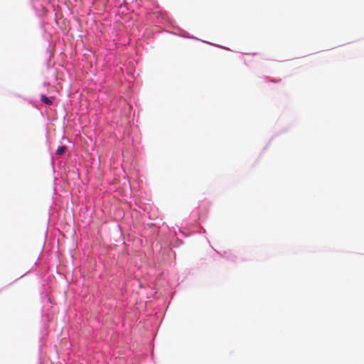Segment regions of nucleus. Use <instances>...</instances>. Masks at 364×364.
Masks as SVG:
<instances>
[{
    "label": "nucleus",
    "mask_w": 364,
    "mask_h": 364,
    "mask_svg": "<svg viewBox=\"0 0 364 364\" xmlns=\"http://www.w3.org/2000/svg\"><path fill=\"white\" fill-rule=\"evenodd\" d=\"M41 101L47 105H51L53 104L52 100L48 97L46 95H42L41 97Z\"/></svg>",
    "instance_id": "1"
},
{
    "label": "nucleus",
    "mask_w": 364,
    "mask_h": 364,
    "mask_svg": "<svg viewBox=\"0 0 364 364\" xmlns=\"http://www.w3.org/2000/svg\"><path fill=\"white\" fill-rule=\"evenodd\" d=\"M65 149H66L65 146H59L56 150V154L60 155V156L62 155L63 154H64Z\"/></svg>",
    "instance_id": "2"
}]
</instances>
